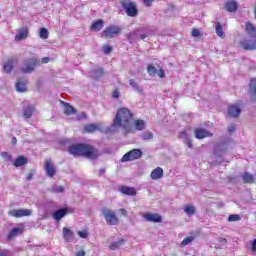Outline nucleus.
I'll return each mask as SVG.
<instances>
[{
  "mask_svg": "<svg viewBox=\"0 0 256 256\" xmlns=\"http://www.w3.org/2000/svg\"><path fill=\"white\" fill-rule=\"evenodd\" d=\"M68 152L73 157H86V159L95 160L100 157L101 153L95 146L88 143H75L68 147Z\"/></svg>",
  "mask_w": 256,
  "mask_h": 256,
  "instance_id": "1",
  "label": "nucleus"
},
{
  "mask_svg": "<svg viewBox=\"0 0 256 256\" xmlns=\"http://www.w3.org/2000/svg\"><path fill=\"white\" fill-rule=\"evenodd\" d=\"M16 91H18V93H25V91H27V81L18 80L16 82Z\"/></svg>",
  "mask_w": 256,
  "mask_h": 256,
  "instance_id": "27",
  "label": "nucleus"
},
{
  "mask_svg": "<svg viewBox=\"0 0 256 256\" xmlns=\"http://www.w3.org/2000/svg\"><path fill=\"white\" fill-rule=\"evenodd\" d=\"M251 250L256 251V239L252 241Z\"/></svg>",
  "mask_w": 256,
  "mask_h": 256,
  "instance_id": "55",
  "label": "nucleus"
},
{
  "mask_svg": "<svg viewBox=\"0 0 256 256\" xmlns=\"http://www.w3.org/2000/svg\"><path fill=\"white\" fill-rule=\"evenodd\" d=\"M133 112L127 107H121L116 112L115 118L112 123V127H121L126 133H133Z\"/></svg>",
  "mask_w": 256,
  "mask_h": 256,
  "instance_id": "2",
  "label": "nucleus"
},
{
  "mask_svg": "<svg viewBox=\"0 0 256 256\" xmlns=\"http://www.w3.org/2000/svg\"><path fill=\"white\" fill-rule=\"evenodd\" d=\"M235 129H237L235 124H231L230 126H228V132L229 133H235Z\"/></svg>",
  "mask_w": 256,
  "mask_h": 256,
  "instance_id": "50",
  "label": "nucleus"
},
{
  "mask_svg": "<svg viewBox=\"0 0 256 256\" xmlns=\"http://www.w3.org/2000/svg\"><path fill=\"white\" fill-rule=\"evenodd\" d=\"M245 32L251 37H256V27L251 22H246Z\"/></svg>",
  "mask_w": 256,
  "mask_h": 256,
  "instance_id": "25",
  "label": "nucleus"
},
{
  "mask_svg": "<svg viewBox=\"0 0 256 256\" xmlns=\"http://www.w3.org/2000/svg\"><path fill=\"white\" fill-rule=\"evenodd\" d=\"M192 37H199L201 35V32L197 28H193L191 31Z\"/></svg>",
  "mask_w": 256,
  "mask_h": 256,
  "instance_id": "45",
  "label": "nucleus"
},
{
  "mask_svg": "<svg viewBox=\"0 0 256 256\" xmlns=\"http://www.w3.org/2000/svg\"><path fill=\"white\" fill-rule=\"evenodd\" d=\"M76 256H85V251L79 250L78 252H76Z\"/></svg>",
  "mask_w": 256,
  "mask_h": 256,
  "instance_id": "57",
  "label": "nucleus"
},
{
  "mask_svg": "<svg viewBox=\"0 0 256 256\" xmlns=\"http://www.w3.org/2000/svg\"><path fill=\"white\" fill-rule=\"evenodd\" d=\"M95 73H98V75H103V73H104L103 68L96 69Z\"/></svg>",
  "mask_w": 256,
  "mask_h": 256,
  "instance_id": "56",
  "label": "nucleus"
},
{
  "mask_svg": "<svg viewBox=\"0 0 256 256\" xmlns=\"http://www.w3.org/2000/svg\"><path fill=\"white\" fill-rule=\"evenodd\" d=\"M147 73L150 75V77H155L157 75V68L150 64L147 67Z\"/></svg>",
  "mask_w": 256,
  "mask_h": 256,
  "instance_id": "34",
  "label": "nucleus"
},
{
  "mask_svg": "<svg viewBox=\"0 0 256 256\" xmlns=\"http://www.w3.org/2000/svg\"><path fill=\"white\" fill-rule=\"evenodd\" d=\"M195 237L194 236H188L186 237L181 243L180 247H186V245H189V243H193Z\"/></svg>",
  "mask_w": 256,
  "mask_h": 256,
  "instance_id": "37",
  "label": "nucleus"
},
{
  "mask_svg": "<svg viewBox=\"0 0 256 256\" xmlns=\"http://www.w3.org/2000/svg\"><path fill=\"white\" fill-rule=\"evenodd\" d=\"M249 94L251 101H256V78L249 80Z\"/></svg>",
  "mask_w": 256,
  "mask_h": 256,
  "instance_id": "16",
  "label": "nucleus"
},
{
  "mask_svg": "<svg viewBox=\"0 0 256 256\" xmlns=\"http://www.w3.org/2000/svg\"><path fill=\"white\" fill-rule=\"evenodd\" d=\"M65 191V188L63 186H54L51 189L52 193H63Z\"/></svg>",
  "mask_w": 256,
  "mask_h": 256,
  "instance_id": "40",
  "label": "nucleus"
},
{
  "mask_svg": "<svg viewBox=\"0 0 256 256\" xmlns=\"http://www.w3.org/2000/svg\"><path fill=\"white\" fill-rule=\"evenodd\" d=\"M15 63H17V58H9L6 63L3 64V69L5 73H11L13 68L15 67Z\"/></svg>",
  "mask_w": 256,
  "mask_h": 256,
  "instance_id": "17",
  "label": "nucleus"
},
{
  "mask_svg": "<svg viewBox=\"0 0 256 256\" xmlns=\"http://www.w3.org/2000/svg\"><path fill=\"white\" fill-rule=\"evenodd\" d=\"M143 218L149 223H161L163 218L157 213H144Z\"/></svg>",
  "mask_w": 256,
  "mask_h": 256,
  "instance_id": "11",
  "label": "nucleus"
},
{
  "mask_svg": "<svg viewBox=\"0 0 256 256\" xmlns=\"http://www.w3.org/2000/svg\"><path fill=\"white\" fill-rule=\"evenodd\" d=\"M84 131L86 133H95V131H99V126L97 124H86Z\"/></svg>",
  "mask_w": 256,
  "mask_h": 256,
  "instance_id": "28",
  "label": "nucleus"
},
{
  "mask_svg": "<svg viewBox=\"0 0 256 256\" xmlns=\"http://www.w3.org/2000/svg\"><path fill=\"white\" fill-rule=\"evenodd\" d=\"M78 235L81 239H87L89 237V232H87V230H80L78 231Z\"/></svg>",
  "mask_w": 256,
  "mask_h": 256,
  "instance_id": "42",
  "label": "nucleus"
},
{
  "mask_svg": "<svg viewBox=\"0 0 256 256\" xmlns=\"http://www.w3.org/2000/svg\"><path fill=\"white\" fill-rule=\"evenodd\" d=\"M225 9L228 13H235L237 11V2L235 0H229L225 3Z\"/></svg>",
  "mask_w": 256,
  "mask_h": 256,
  "instance_id": "23",
  "label": "nucleus"
},
{
  "mask_svg": "<svg viewBox=\"0 0 256 256\" xmlns=\"http://www.w3.org/2000/svg\"><path fill=\"white\" fill-rule=\"evenodd\" d=\"M216 34L221 39L225 38V32L223 31V26L219 22L216 23Z\"/></svg>",
  "mask_w": 256,
  "mask_h": 256,
  "instance_id": "32",
  "label": "nucleus"
},
{
  "mask_svg": "<svg viewBox=\"0 0 256 256\" xmlns=\"http://www.w3.org/2000/svg\"><path fill=\"white\" fill-rule=\"evenodd\" d=\"M243 183L247 185H253L255 183V176L253 174H250L249 172H244L242 174Z\"/></svg>",
  "mask_w": 256,
  "mask_h": 256,
  "instance_id": "22",
  "label": "nucleus"
},
{
  "mask_svg": "<svg viewBox=\"0 0 256 256\" xmlns=\"http://www.w3.org/2000/svg\"><path fill=\"white\" fill-rule=\"evenodd\" d=\"M29 37V28L23 27L18 30V34L15 36L14 40L16 42L23 41V39H27Z\"/></svg>",
  "mask_w": 256,
  "mask_h": 256,
  "instance_id": "15",
  "label": "nucleus"
},
{
  "mask_svg": "<svg viewBox=\"0 0 256 256\" xmlns=\"http://www.w3.org/2000/svg\"><path fill=\"white\" fill-rule=\"evenodd\" d=\"M134 127L136 131H143L145 129V121L138 119L134 121Z\"/></svg>",
  "mask_w": 256,
  "mask_h": 256,
  "instance_id": "31",
  "label": "nucleus"
},
{
  "mask_svg": "<svg viewBox=\"0 0 256 256\" xmlns=\"http://www.w3.org/2000/svg\"><path fill=\"white\" fill-rule=\"evenodd\" d=\"M122 31L123 27L119 25H109L102 31L101 35L104 39H113L114 37H117V35H121Z\"/></svg>",
  "mask_w": 256,
  "mask_h": 256,
  "instance_id": "4",
  "label": "nucleus"
},
{
  "mask_svg": "<svg viewBox=\"0 0 256 256\" xmlns=\"http://www.w3.org/2000/svg\"><path fill=\"white\" fill-rule=\"evenodd\" d=\"M156 75H158V77H160V79H163L165 77V70H163V68H160Z\"/></svg>",
  "mask_w": 256,
  "mask_h": 256,
  "instance_id": "48",
  "label": "nucleus"
},
{
  "mask_svg": "<svg viewBox=\"0 0 256 256\" xmlns=\"http://www.w3.org/2000/svg\"><path fill=\"white\" fill-rule=\"evenodd\" d=\"M119 213H120L121 215H123V217H127V210H126V209L120 208V209H119Z\"/></svg>",
  "mask_w": 256,
  "mask_h": 256,
  "instance_id": "53",
  "label": "nucleus"
},
{
  "mask_svg": "<svg viewBox=\"0 0 256 256\" xmlns=\"http://www.w3.org/2000/svg\"><path fill=\"white\" fill-rule=\"evenodd\" d=\"M64 113L65 115H75V113H77V110L74 109V107L71 106L69 103H66L64 105Z\"/></svg>",
  "mask_w": 256,
  "mask_h": 256,
  "instance_id": "29",
  "label": "nucleus"
},
{
  "mask_svg": "<svg viewBox=\"0 0 256 256\" xmlns=\"http://www.w3.org/2000/svg\"><path fill=\"white\" fill-rule=\"evenodd\" d=\"M37 65H41L37 57L26 58L24 59L23 64L20 67V71L24 75H29L33 73V71H35V68L37 67Z\"/></svg>",
  "mask_w": 256,
  "mask_h": 256,
  "instance_id": "3",
  "label": "nucleus"
},
{
  "mask_svg": "<svg viewBox=\"0 0 256 256\" xmlns=\"http://www.w3.org/2000/svg\"><path fill=\"white\" fill-rule=\"evenodd\" d=\"M123 243H125V239H120L119 241L110 244L109 249L115 251V249H119L120 245H123Z\"/></svg>",
  "mask_w": 256,
  "mask_h": 256,
  "instance_id": "33",
  "label": "nucleus"
},
{
  "mask_svg": "<svg viewBox=\"0 0 256 256\" xmlns=\"http://www.w3.org/2000/svg\"><path fill=\"white\" fill-rule=\"evenodd\" d=\"M12 144H13V145H17V138H16V137H13V138H12Z\"/></svg>",
  "mask_w": 256,
  "mask_h": 256,
  "instance_id": "61",
  "label": "nucleus"
},
{
  "mask_svg": "<svg viewBox=\"0 0 256 256\" xmlns=\"http://www.w3.org/2000/svg\"><path fill=\"white\" fill-rule=\"evenodd\" d=\"M67 213H69V208H62V209L56 210L53 213V218L56 221H61V219H63V217H65V215H67Z\"/></svg>",
  "mask_w": 256,
  "mask_h": 256,
  "instance_id": "18",
  "label": "nucleus"
},
{
  "mask_svg": "<svg viewBox=\"0 0 256 256\" xmlns=\"http://www.w3.org/2000/svg\"><path fill=\"white\" fill-rule=\"evenodd\" d=\"M35 111L34 107H26L23 111V115L25 117V119H31V117H33V112Z\"/></svg>",
  "mask_w": 256,
  "mask_h": 256,
  "instance_id": "30",
  "label": "nucleus"
},
{
  "mask_svg": "<svg viewBox=\"0 0 256 256\" xmlns=\"http://www.w3.org/2000/svg\"><path fill=\"white\" fill-rule=\"evenodd\" d=\"M33 214L31 209H12L8 212L9 217H15L21 219V217H30Z\"/></svg>",
  "mask_w": 256,
  "mask_h": 256,
  "instance_id": "8",
  "label": "nucleus"
},
{
  "mask_svg": "<svg viewBox=\"0 0 256 256\" xmlns=\"http://www.w3.org/2000/svg\"><path fill=\"white\" fill-rule=\"evenodd\" d=\"M240 47L244 49V51H256V36L240 41Z\"/></svg>",
  "mask_w": 256,
  "mask_h": 256,
  "instance_id": "9",
  "label": "nucleus"
},
{
  "mask_svg": "<svg viewBox=\"0 0 256 256\" xmlns=\"http://www.w3.org/2000/svg\"><path fill=\"white\" fill-rule=\"evenodd\" d=\"M184 213H186V215H195V206L193 205H186L185 209H184Z\"/></svg>",
  "mask_w": 256,
  "mask_h": 256,
  "instance_id": "35",
  "label": "nucleus"
},
{
  "mask_svg": "<svg viewBox=\"0 0 256 256\" xmlns=\"http://www.w3.org/2000/svg\"><path fill=\"white\" fill-rule=\"evenodd\" d=\"M49 61H50L49 57H44L41 60H39V63H40V65H45V64L49 63Z\"/></svg>",
  "mask_w": 256,
  "mask_h": 256,
  "instance_id": "49",
  "label": "nucleus"
},
{
  "mask_svg": "<svg viewBox=\"0 0 256 256\" xmlns=\"http://www.w3.org/2000/svg\"><path fill=\"white\" fill-rule=\"evenodd\" d=\"M104 25H105V21H103V19H98L92 23V25L90 26V31H95V32L101 31Z\"/></svg>",
  "mask_w": 256,
  "mask_h": 256,
  "instance_id": "19",
  "label": "nucleus"
},
{
  "mask_svg": "<svg viewBox=\"0 0 256 256\" xmlns=\"http://www.w3.org/2000/svg\"><path fill=\"white\" fill-rule=\"evenodd\" d=\"M63 237L67 243H70V241H73V239L75 238V233H73V231H71V229L64 227L63 228Z\"/></svg>",
  "mask_w": 256,
  "mask_h": 256,
  "instance_id": "21",
  "label": "nucleus"
},
{
  "mask_svg": "<svg viewBox=\"0 0 256 256\" xmlns=\"http://www.w3.org/2000/svg\"><path fill=\"white\" fill-rule=\"evenodd\" d=\"M120 96H121V93L119 92V89H115V90L112 92V97H113V99H119Z\"/></svg>",
  "mask_w": 256,
  "mask_h": 256,
  "instance_id": "47",
  "label": "nucleus"
},
{
  "mask_svg": "<svg viewBox=\"0 0 256 256\" xmlns=\"http://www.w3.org/2000/svg\"><path fill=\"white\" fill-rule=\"evenodd\" d=\"M184 143L189 149H193V141L190 138H185Z\"/></svg>",
  "mask_w": 256,
  "mask_h": 256,
  "instance_id": "44",
  "label": "nucleus"
},
{
  "mask_svg": "<svg viewBox=\"0 0 256 256\" xmlns=\"http://www.w3.org/2000/svg\"><path fill=\"white\" fill-rule=\"evenodd\" d=\"M111 51H113V47L107 46V45H105L103 47V53H105V55H109V53H111Z\"/></svg>",
  "mask_w": 256,
  "mask_h": 256,
  "instance_id": "43",
  "label": "nucleus"
},
{
  "mask_svg": "<svg viewBox=\"0 0 256 256\" xmlns=\"http://www.w3.org/2000/svg\"><path fill=\"white\" fill-rule=\"evenodd\" d=\"M139 38L143 41V39H147V34H142L139 36Z\"/></svg>",
  "mask_w": 256,
  "mask_h": 256,
  "instance_id": "60",
  "label": "nucleus"
},
{
  "mask_svg": "<svg viewBox=\"0 0 256 256\" xmlns=\"http://www.w3.org/2000/svg\"><path fill=\"white\" fill-rule=\"evenodd\" d=\"M105 173V168H101L100 170H99V174H98V176L99 177H103V174Z\"/></svg>",
  "mask_w": 256,
  "mask_h": 256,
  "instance_id": "58",
  "label": "nucleus"
},
{
  "mask_svg": "<svg viewBox=\"0 0 256 256\" xmlns=\"http://www.w3.org/2000/svg\"><path fill=\"white\" fill-rule=\"evenodd\" d=\"M220 245H227V239L226 238H219Z\"/></svg>",
  "mask_w": 256,
  "mask_h": 256,
  "instance_id": "54",
  "label": "nucleus"
},
{
  "mask_svg": "<svg viewBox=\"0 0 256 256\" xmlns=\"http://www.w3.org/2000/svg\"><path fill=\"white\" fill-rule=\"evenodd\" d=\"M130 85L131 87H133V89H136V91H139L140 93L141 91H143V88L137 85V82L135 81V79H130Z\"/></svg>",
  "mask_w": 256,
  "mask_h": 256,
  "instance_id": "38",
  "label": "nucleus"
},
{
  "mask_svg": "<svg viewBox=\"0 0 256 256\" xmlns=\"http://www.w3.org/2000/svg\"><path fill=\"white\" fill-rule=\"evenodd\" d=\"M27 181H31L33 179V173H30L26 176Z\"/></svg>",
  "mask_w": 256,
  "mask_h": 256,
  "instance_id": "59",
  "label": "nucleus"
},
{
  "mask_svg": "<svg viewBox=\"0 0 256 256\" xmlns=\"http://www.w3.org/2000/svg\"><path fill=\"white\" fill-rule=\"evenodd\" d=\"M143 157V151L141 149H132L129 152H127L122 158V163H127L128 161H135L137 159H141Z\"/></svg>",
  "mask_w": 256,
  "mask_h": 256,
  "instance_id": "7",
  "label": "nucleus"
},
{
  "mask_svg": "<svg viewBox=\"0 0 256 256\" xmlns=\"http://www.w3.org/2000/svg\"><path fill=\"white\" fill-rule=\"evenodd\" d=\"M102 215L107 225H119V217H117V213H115V210L104 208L102 209Z\"/></svg>",
  "mask_w": 256,
  "mask_h": 256,
  "instance_id": "6",
  "label": "nucleus"
},
{
  "mask_svg": "<svg viewBox=\"0 0 256 256\" xmlns=\"http://www.w3.org/2000/svg\"><path fill=\"white\" fill-rule=\"evenodd\" d=\"M0 256H7V251H0Z\"/></svg>",
  "mask_w": 256,
  "mask_h": 256,
  "instance_id": "62",
  "label": "nucleus"
},
{
  "mask_svg": "<svg viewBox=\"0 0 256 256\" xmlns=\"http://www.w3.org/2000/svg\"><path fill=\"white\" fill-rule=\"evenodd\" d=\"M146 7H152L155 0H143Z\"/></svg>",
  "mask_w": 256,
  "mask_h": 256,
  "instance_id": "51",
  "label": "nucleus"
},
{
  "mask_svg": "<svg viewBox=\"0 0 256 256\" xmlns=\"http://www.w3.org/2000/svg\"><path fill=\"white\" fill-rule=\"evenodd\" d=\"M239 115H241V108H239L237 105L232 104L228 107V117L237 119Z\"/></svg>",
  "mask_w": 256,
  "mask_h": 256,
  "instance_id": "14",
  "label": "nucleus"
},
{
  "mask_svg": "<svg viewBox=\"0 0 256 256\" xmlns=\"http://www.w3.org/2000/svg\"><path fill=\"white\" fill-rule=\"evenodd\" d=\"M24 231L25 226H23V224H20V227H15L8 233L6 241H13L14 237H17V235H22Z\"/></svg>",
  "mask_w": 256,
  "mask_h": 256,
  "instance_id": "12",
  "label": "nucleus"
},
{
  "mask_svg": "<svg viewBox=\"0 0 256 256\" xmlns=\"http://www.w3.org/2000/svg\"><path fill=\"white\" fill-rule=\"evenodd\" d=\"M142 139H144V141H149L150 139H153V133L146 131L142 134Z\"/></svg>",
  "mask_w": 256,
  "mask_h": 256,
  "instance_id": "39",
  "label": "nucleus"
},
{
  "mask_svg": "<svg viewBox=\"0 0 256 256\" xmlns=\"http://www.w3.org/2000/svg\"><path fill=\"white\" fill-rule=\"evenodd\" d=\"M240 220H241V216H239L238 214H231L228 217V221H230V222L240 221Z\"/></svg>",
  "mask_w": 256,
  "mask_h": 256,
  "instance_id": "41",
  "label": "nucleus"
},
{
  "mask_svg": "<svg viewBox=\"0 0 256 256\" xmlns=\"http://www.w3.org/2000/svg\"><path fill=\"white\" fill-rule=\"evenodd\" d=\"M44 171L48 177H55L57 174V170L55 169V165L50 159H47L44 164Z\"/></svg>",
  "mask_w": 256,
  "mask_h": 256,
  "instance_id": "10",
  "label": "nucleus"
},
{
  "mask_svg": "<svg viewBox=\"0 0 256 256\" xmlns=\"http://www.w3.org/2000/svg\"><path fill=\"white\" fill-rule=\"evenodd\" d=\"M151 179H153L154 181H157V179H162L163 177V168L161 167H157L156 169H154L151 174H150Z\"/></svg>",
  "mask_w": 256,
  "mask_h": 256,
  "instance_id": "24",
  "label": "nucleus"
},
{
  "mask_svg": "<svg viewBox=\"0 0 256 256\" xmlns=\"http://www.w3.org/2000/svg\"><path fill=\"white\" fill-rule=\"evenodd\" d=\"M120 5L126 11V15H128V17H137V15H139V10H137L135 2H131L130 0H121Z\"/></svg>",
  "mask_w": 256,
  "mask_h": 256,
  "instance_id": "5",
  "label": "nucleus"
},
{
  "mask_svg": "<svg viewBox=\"0 0 256 256\" xmlns=\"http://www.w3.org/2000/svg\"><path fill=\"white\" fill-rule=\"evenodd\" d=\"M178 137L179 139H188L189 137H187V130L179 132Z\"/></svg>",
  "mask_w": 256,
  "mask_h": 256,
  "instance_id": "46",
  "label": "nucleus"
},
{
  "mask_svg": "<svg viewBox=\"0 0 256 256\" xmlns=\"http://www.w3.org/2000/svg\"><path fill=\"white\" fill-rule=\"evenodd\" d=\"M27 163H28L27 157H25V156H18L14 160L13 165H14V167H23V165H27Z\"/></svg>",
  "mask_w": 256,
  "mask_h": 256,
  "instance_id": "26",
  "label": "nucleus"
},
{
  "mask_svg": "<svg viewBox=\"0 0 256 256\" xmlns=\"http://www.w3.org/2000/svg\"><path fill=\"white\" fill-rule=\"evenodd\" d=\"M122 195L135 196L137 195V190L134 187L121 186L119 189Z\"/></svg>",
  "mask_w": 256,
  "mask_h": 256,
  "instance_id": "20",
  "label": "nucleus"
},
{
  "mask_svg": "<svg viewBox=\"0 0 256 256\" xmlns=\"http://www.w3.org/2000/svg\"><path fill=\"white\" fill-rule=\"evenodd\" d=\"M194 137H196V139H205L207 137H213V133L203 128H196L194 130Z\"/></svg>",
  "mask_w": 256,
  "mask_h": 256,
  "instance_id": "13",
  "label": "nucleus"
},
{
  "mask_svg": "<svg viewBox=\"0 0 256 256\" xmlns=\"http://www.w3.org/2000/svg\"><path fill=\"white\" fill-rule=\"evenodd\" d=\"M39 36L40 39H49V30L46 28H40Z\"/></svg>",
  "mask_w": 256,
  "mask_h": 256,
  "instance_id": "36",
  "label": "nucleus"
},
{
  "mask_svg": "<svg viewBox=\"0 0 256 256\" xmlns=\"http://www.w3.org/2000/svg\"><path fill=\"white\" fill-rule=\"evenodd\" d=\"M1 155L3 159H12V156L9 154V152H3Z\"/></svg>",
  "mask_w": 256,
  "mask_h": 256,
  "instance_id": "52",
  "label": "nucleus"
}]
</instances>
